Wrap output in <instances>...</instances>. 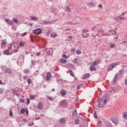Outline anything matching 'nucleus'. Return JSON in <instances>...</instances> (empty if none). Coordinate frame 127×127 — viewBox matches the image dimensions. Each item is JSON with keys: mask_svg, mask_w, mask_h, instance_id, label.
Here are the masks:
<instances>
[{"mask_svg": "<svg viewBox=\"0 0 127 127\" xmlns=\"http://www.w3.org/2000/svg\"><path fill=\"white\" fill-rule=\"evenodd\" d=\"M107 101H108V97L107 96H103L102 99L98 98V102H99L98 108H103V107H105V105L107 104Z\"/></svg>", "mask_w": 127, "mask_h": 127, "instance_id": "nucleus-1", "label": "nucleus"}, {"mask_svg": "<svg viewBox=\"0 0 127 127\" xmlns=\"http://www.w3.org/2000/svg\"><path fill=\"white\" fill-rule=\"evenodd\" d=\"M67 106H68V103L64 100L59 103V107H60V108H66Z\"/></svg>", "mask_w": 127, "mask_h": 127, "instance_id": "nucleus-2", "label": "nucleus"}, {"mask_svg": "<svg viewBox=\"0 0 127 127\" xmlns=\"http://www.w3.org/2000/svg\"><path fill=\"white\" fill-rule=\"evenodd\" d=\"M88 31H89V30H87V29H83L82 30V32H83V33H82L81 34L82 37H84V38H87V37H88V36H89V34L88 33H87V32H88Z\"/></svg>", "mask_w": 127, "mask_h": 127, "instance_id": "nucleus-3", "label": "nucleus"}, {"mask_svg": "<svg viewBox=\"0 0 127 127\" xmlns=\"http://www.w3.org/2000/svg\"><path fill=\"white\" fill-rule=\"evenodd\" d=\"M33 33L35 34H41L42 33V29L41 28L36 29L33 30Z\"/></svg>", "mask_w": 127, "mask_h": 127, "instance_id": "nucleus-4", "label": "nucleus"}, {"mask_svg": "<svg viewBox=\"0 0 127 127\" xmlns=\"http://www.w3.org/2000/svg\"><path fill=\"white\" fill-rule=\"evenodd\" d=\"M111 121L113 124H115V125H116V126H118V123L119 122V120H118V118L116 117L111 118Z\"/></svg>", "mask_w": 127, "mask_h": 127, "instance_id": "nucleus-5", "label": "nucleus"}, {"mask_svg": "<svg viewBox=\"0 0 127 127\" xmlns=\"http://www.w3.org/2000/svg\"><path fill=\"white\" fill-rule=\"evenodd\" d=\"M101 62H102V60H96L92 62V65H93V66H97V65H98V64H100Z\"/></svg>", "mask_w": 127, "mask_h": 127, "instance_id": "nucleus-6", "label": "nucleus"}, {"mask_svg": "<svg viewBox=\"0 0 127 127\" xmlns=\"http://www.w3.org/2000/svg\"><path fill=\"white\" fill-rule=\"evenodd\" d=\"M45 52L48 55H51V56H52V55H53V50H52V49H50V50H49L48 51H47V49H46L45 50Z\"/></svg>", "mask_w": 127, "mask_h": 127, "instance_id": "nucleus-7", "label": "nucleus"}, {"mask_svg": "<svg viewBox=\"0 0 127 127\" xmlns=\"http://www.w3.org/2000/svg\"><path fill=\"white\" fill-rule=\"evenodd\" d=\"M5 21L7 23V24H10V25H12V24H13V22L9 19H5Z\"/></svg>", "mask_w": 127, "mask_h": 127, "instance_id": "nucleus-8", "label": "nucleus"}, {"mask_svg": "<svg viewBox=\"0 0 127 127\" xmlns=\"http://www.w3.org/2000/svg\"><path fill=\"white\" fill-rule=\"evenodd\" d=\"M118 77H119V73L116 74L115 78L113 80V85H115V84H116V82H117Z\"/></svg>", "mask_w": 127, "mask_h": 127, "instance_id": "nucleus-9", "label": "nucleus"}, {"mask_svg": "<svg viewBox=\"0 0 127 127\" xmlns=\"http://www.w3.org/2000/svg\"><path fill=\"white\" fill-rule=\"evenodd\" d=\"M60 94L62 95V97H64V96H66V94H67V92L65 90H62L60 92Z\"/></svg>", "mask_w": 127, "mask_h": 127, "instance_id": "nucleus-10", "label": "nucleus"}, {"mask_svg": "<svg viewBox=\"0 0 127 127\" xmlns=\"http://www.w3.org/2000/svg\"><path fill=\"white\" fill-rule=\"evenodd\" d=\"M50 78H51V73L48 72L47 73V75H46V80L49 81L50 80Z\"/></svg>", "mask_w": 127, "mask_h": 127, "instance_id": "nucleus-11", "label": "nucleus"}, {"mask_svg": "<svg viewBox=\"0 0 127 127\" xmlns=\"http://www.w3.org/2000/svg\"><path fill=\"white\" fill-rule=\"evenodd\" d=\"M30 18L31 20H33V21H38V18L37 17L30 16Z\"/></svg>", "mask_w": 127, "mask_h": 127, "instance_id": "nucleus-12", "label": "nucleus"}, {"mask_svg": "<svg viewBox=\"0 0 127 127\" xmlns=\"http://www.w3.org/2000/svg\"><path fill=\"white\" fill-rule=\"evenodd\" d=\"M6 44H7V43L5 42V40H3L1 42V48H3V47H4V46L6 45Z\"/></svg>", "mask_w": 127, "mask_h": 127, "instance_id": "nucleus-13", "label": "nucleus"}, {"mask_svg": "<svg viewBox=\"0 0 127 127\" xmlns=\"http://www.w3.org/2000/svg\"><path fill=\"white\" fill-rule=\"evenodd\" d=\"M90 77V73H86L85 74H84L83 76V79L85 80V79H88Z\"/></svg>", "mask_w": 127, "mask_h": 127, "instance_id": "nucleus-14", "label": "nucleus"}, {"mask_svg": "<svg viewBox=\"0 0 127 127\" xmlns=\"http://www.w3.org/2000/svg\"><path fill=\"white\" fill-rule=\"evenodd\" d=\"M38 108L39 110H43V105H42V103L40 102L38 105Z\"/></svg>", "mask_w": 127, "mask_h": 127, "instance_id": "nucleus-15", "label": "nucleus"}, {"mask_svg": "<svg viewBox=\"0 0 127 127\" xmlns=\"http://www.w3.org/2000/svg\"><path fill=\"white\" fill-rule=\"evenodd\" d=\"M5 73H9L11 74V73H12V70H11V69H10V68H6L5 69Z\"/></svg>", "mask_w": 127, "mask_h": 127, "instance_id": "nucleus-16", "label": "nucleus"}, {"mask_svg": "<svg viewBox=\"0 0 127 127\" xmlns=\"http://www.w3.org/2000/svg\"><path fill=\"white\" fill-rule=\"evenodd\" d=\"M60 61L62 64H66L67 63V61L65 59H61Z\"/></svg>", "mask_w": 127, "mask_h": 127, "instance_id": "nucleus-17", "label": "nucleus"}, {"mask_svg": "<svg viewBox=\"0 0 127 127\" xmlns=\"http://www.w3.org/2000/svg\"><path fill=\"white\" fill-rule=\"evenodd\" d=\"M117 65H120V63L118 62L117 63L112 64L110 65V66L112 67L113 69L116 67Z\"/></svg>", "mask_w": 127, "mask_h": 127, "instance_id": "nucleus-18", "label": "nucleus"}, {"mask_svg": "<svg viewBox=\"0 0 127 127\" xmlns=\"http://www.w3.org/2000/svg\"><path fill=\"white\" fill-rule=\"evenodd\" d=\"M109 33H112V34H114V35H116L117 34V31L115 30H110L109 31Z\"/></svg>", "mask_w": 127, "mask_h": 127, "instance_id": "nucleus-19", "label": "nucleus"}, {"mask_svg": "<svg viewBox=\"0 0 127 127\" xmlns=\"http://www.w3.org/2000/svg\"><path fill=\"white\" fill-rule=\"evenodd\" d=\"M95 65H92L90 67V69L91 70V71H96L97 70V68H96L95 66H94Z\"/></svg>", "mask_w": 127, "mask_h": 127, "instance_id": "nucleus-20", "label": "nucleus"}, {"mask_svg": "<svg viewBox=\"0 0 127 127\" xmlns=\"http://www.w3.org/2000/svg\"><path fill=\"white\" fill-rule=\"evenodd\" d=\"M3 54H4V55H9V51H8V49L3 51Z\"/></svg>", "mask_w": 127, "mask_h": 127, "instance_id": "nucleus-21", "label": "nucleus"}, {"mask_svg": "<svg viewBox=\"0 0 127 127\" xmlns=\"http://www.w3.org/2000/svg\"><path fill=\"white\" fill-rule=\"evenodd\" d=\"M51 12L52 13H55V14H56V13H57V12L56 11V8H52L51 10Z\"/></svg>", "mask_w": 127, "mask_h": 127, "instance_id": "nucleus-22", "label": "nucleus"}, {"mask_svg": "<svg viewBox=\"0 0 127 127\" xmlns=\"http://www.w3.org/2000/svg\"><path fill=\"white\" fill-rule=\"evenodd\" d=\"M57 81L58 84H62L63 83V79H62V78H58L57 80Z\"/></svg>", "mask_w": 127, "mask_h": 127, "instance_id": "nucleus-23", "label": "nucleus"}, {"mask_svg": "<svg viewBox=\"0 0 127 127\" xmlns=\"http://www.w3.org/2000/svg\"><path fill=\"white\" fill-rule=\"evenodd\" d=\"M101 28H102V27L99 25H97L96 26H95V29L97 30L98 32H99V30H100Z\"/></svg>", "mask_w": 127, "mask_h": 127, "instance_id": "nucleus-24", "label": "nucleus"}, {"mask_svg": "<svg viewBox=\"0 0 127 127\" xmlns=\"http://www.w3.org/2000/svg\"><path fill=\"white\" fill-rule=\"evenodd\" d=\"M123 116L125 120H127V112H124L123 113Z\"/></svg>", "mask_w": 127, "mask_h": 127, "instance_id": "nucleus-25", "label": "nucleus"}, {"mask_svg": "<svg viewBox=\"0 0 127 127\" xmlns=\"http://www.w3.org/2000/svg\"><path fill=\"white\" fill-rule=\"evenodd\" d=\"M23 73H24L26 75H28V74H29V70L28 69H25L23 70Z\"/></svg>", "mask_w": 127, "mask_h": 127, "instance_id": "nucleus-26", "label": "nucleus"}, {"mask_svg": "<svg viewBox=\"0 0 127 127\" xmlns=\"http://www.w3.org/2000/svg\"><path fill=\"white\" fill-rule=\"evenodd\" d=\"M77 23L74 21H72L70 22H67L66 24H76Z\"/></svg>", "mask_w": 127, "mask_h": 127, "instance_id": "nucleus-27", "label": "nucleus"}, {"mask_svg": "<svg viewBox=\"0 0 127 127\" xmlns=\"http://www.w3.org/2000/svg\"><path fill=\"white\" fill-rule=\"evenodd\" d=\"M32 37H33L32 35H31L30 36V40H31L32 43H34L35 42V40L33 39L32 38Z\"/></svg>", "mask_w": 127, "mask_h": 127, "instance_id": "nucleus-28", "label": "nucleus"}, {"mask_svg": "<svg viewBox=\"0 0 127 127\" xmlns=\"http://www.w3.org/2000/svg\"><path fill=\"white\" fill-rule=\"evenodd\" d=\"M65 11H68L69 12H71V9H70V7H67L64 9Z\"/></svg>", "mask_w": 127, "mask_h": 127, "instance_id": "nucleus-29", "label": "nucleus"}, {"mask_svg": "<svg viewBox=\"0 0 127 127\" xmlns=\"http://www.w3.org/2000/svg\"><path fill=\"white\" fill-rule=\"evenodd\" d=\"M69 74L72 77H75V75H74V72H73L71 70H69Z\"/></svg>", "mask_w": 127, "mask_h": 127, "instance_id": "nucleus-30", "label": "nucleus"}, {"mask_svg": "<svg viewBox=\"0 0 127 127\" xmlns=\"http://www.w3.org/2000/svg\"><path fill=\"white\" fill-rule=\"evenodd\" d=\"M60 123L62 124V125L65 124V119H61L60 120Z\"/></svg>", "mask_w": 127, "mask_h": 127, "instance_id": "nucleus-31", "label": "nucleus"}, {"mask_svg": "<svg viewBox=\"0 0 127 127\" xmlns=\"http://www.w3.org/2000/svg\"><path fill=\"white\" fill-rule=\"evenodd\" d=\"M83 86V83H80L77 85V90H79L80 88Z\"/></svg>", "mask_w": 127, "mask_h": 127, "instance_id": "nucleus-32", "label": "nucleus"}, {"mask_svg": "<svg viewBox=\"0 0 127 127\" xmlns=\"http://www.w3.org/2000/svg\"><path fill=\"white\" fill-rule=\"evenodd\" d=\"M63 58H65V59H67V58H69V55L68 56H67L66 54H64L62 55Z\"/></svg>", "mask_w": 127, "mask_h": 127, "instance_id": "nucleus-33", "label": "nucleus"}, {"mask_svg": "<svg viewBox=\"0 0 127 127\" xmlns=\"http://www.w3.org/2000/svg\"><path fill=\"white\" fill-rule=\"evenodd\" d=\"M11 48H12V43H10V44H8V50H10Z\"/></svg>", "mask_w": 127, "mask_h": 127, "instance_id": "nucleus-34", "label": "nucleus"}, {"mask_svg": "<svg viewBox=\"0 0 127 127\" xmlns=\"http://www.w3.org/2000/svg\"><path fill=\"white\" fill-rule=\"evenodd\" d=\"M13 46L15 48H17V47H18V44H17L16 43H14L13 44Z\"/></svg>", "mask_w": 127, "mask_h": 127, "instance_id": "nucleus-35", "label": "nucleus"}, {"mask_svg": "<svg viewBox=\"0 0 127 127\" xmlns=\"http://www.w3.org/2000/svg\"><path fill=\"white\" fill-rule=\"evenodd\" d=\"M73 116H77V115H78V114L77 113V110H74L73 113H72Z\"/></svg>", "mask_w": 127, "mask_h": 127, "instance_id": "nucleus-36", "label": "nucleus"}, {"mask_svg": "<svg viewBox=\"0 0 127 127\" xmlns=\"http://www.w3.org/2000/svg\"><path fill=\"white\" fill-rule=\"evenodd\" d=\"M56 36H57V35H56V33H52V34L51 35V37H56Z\"/></svg>", "mask_w": 127, "mask_h": 127, "instance_id": "nucleus-37", "label": "nucleus"}, {"mask_svg": "<svg viewBox=\"0 0 127 127\" xmlns=\"http://www.w3.org/2000/svg\"><path fill=\"white\" fill-rule=\"evenodd\" d=\"M110 48H115L116 47V45L115 44H112L110 45Z\"/></svg>", "mask_w": 127, "mask_h": 127, "instance_id": "nucleus-38", "label": "nucleus"}, {"mask_svg": "<svg viewBox=\"0 0 127 127\" xmlns=\"http://www.w3.org/2000/svg\"><path fill=\"white\" fill-rule=\"evenodd\" d=\"M25 112V109L23 108V109H21V110H20L21 114H24Z\"/></svg>", "mask_w": 127, "mask_h": 127, "instance_id": "nucleus-39", "label": "nucleus"}, {"mask_svg": "<svg viewBox=\"0 0 127 127\" xmlns=\"http://www.w3.org/2000/svg\"><path fill=\"white\" fill-rule=\"evenodd\" d=\"M27 83H28V84L29 85V84H31V79H30V78H28L27 79Z\"/></svg>", "mask_w": 127, "mask_h": 127, "instance_id": "nucleus-40", "label": "nucleus"}, {"mask_svg": "<svg viewBox=\"0 0 127 127\" xmlns=\"http://www.w3.org/2000/svg\"><path fill=\"white\" fill-rule=\"evenodd\" d=\"M79 123H80V120H79V119H77L75 120V125H79Z\"/></svg>", "mask_w": 127, "mask_h": 127, "instance_id": "nucleus-41", "label": "nucleus"}, {"mask_svg": "<svg viewBox=\"0 0 127 127\" xmlns=\"http://www.w3.org/2000/svg\"><path fill=\"white\" fill-rule=\"evenodd\" d=\"M38 73H39V70H36V71L33 73V76H36V75H38Z\"/></svg>", "mask_w": 127, "mask_h": 127, "instance_id": "nucleus-42", "label": "nucleus"}, {"mask_svg": "<svg viewBox=\"0 0 127 127\" xmlns=\"http://www.w3.org/2000/svg\"><path fill=\"white\" fill-rule=\"evenodd\" d=\"M13 22H14L15 23H18V20H17V19L16 18H14L13 19Z\"/></svg>", "mask_w": 127, "mask_h": 127, "instance_id": "nucleus-43", "label": "nucleus"}, {"mask_svg": "<svg viewBox=\"0 0 127 127\" xmlns=\"http://www.w3.org/2000/svg\"><path fill=\"white\" fill-rule=\"evenodd\" d=\"M20 103H22L23 104H25V101H24V99L23 98H21L20 99Z\"/></svg>", "mask_w": 127, "mask_h": 127, "instance_id": "nucleus-44", "label": "nucleus"}, {"mask_svg": "<svg viewBox=\"0 0 127 127\" xmlns=\"http://www.w3.org/2000/svg\"><path fill=\"white\" fill-rule=\"evenodd\" d=\"M25 114H26V116H28V109H27V108H25Z\"/></svg>", "mask_w": 127, "mask_h": 127, "instance_id": "nucleus-45", "label": "nucleus"}, {"mask_svg": "<svg viewBox=\"0 0 127 127\" xmlns=\"http://www.w3.org/2000/svg\"><path fill=\"white\" fill-rule=\"evenodd\" d=\"M9 115L10 117H12L13 116V113H12V111L11 110L9 111Z\"/></svg>", "mask_w": 127, "mask_h": 127, "instance_id": "nucleus-46", "label": "nucleus"}, {"mask_svg": "<svg viewBox=\"0 0 127 127\" xmlns=\"http://www.w3.org/2000/svg\"><path fill=\"white\" fill-rule=\"evenodd\" d=\"M31 110H35L36 106H35V105H34V104H33L31 106Z\"/></svg>", "mask_w": 127, "mask_h": 127, "instance_id": "nucleus-47", "label": "nucleus"}, {"mask_svg": "<svg viewBox=\"0 0 127 127\" xmlns=\"http://www.w3.org/2000/svg\"><path fill=\"white\" fill-rule=\"evenodd\" d=\"M111 70H113V67L110 65L108 68V71L110 72V71H111Z\"/></svg>", "mask_w": 127, "mask_h": 127, "instance_id": "nucleus-48", "label": "nucleus"}, {"mask_svg": "<svg viewBox=\"0 0 127 127\" xmlns=\"http://www.w3.org/2000/svg\"><path fill=\"white\" fill-rule=\"evenodd\" d=\"M19 45L21 47H23L24 46V43H23L21 42H19Z\"/></svg>", "mask_w": 127, "mask_h": 127, "instance_id": "nucleus-49", "label": "nucleus"}, {"mask_svg": "<svg viewBox=\"0 0 127 127\" xmlns=\"http://www.w3.org/2000/svg\"><path fill=\"white\" fill-rule=\"evenodd\" d=\"M94 117L95 119H98V115H97V113L96 112V111L94 112Z\"/></svg>", "mask_w": 127, "mask_h": 127, "instance_id": "nucleus-50", "label": "nucleus"}, {"mask_svg": "<svg viewBox=\"0 0 127 127\" xmlns=\"http://www.w3.org/2000/svg\"><path fill=\"white\" fill-rule=\"evenodd\" d=\"M114 20H115V21H119L120 20V16H118L116 18H114Z\"/></svg>", "mask_w": 127, "mask_h": 127, "instance_id": "nucleus-51", "label": "nucleus"}, {"mask_svg": "<svg viewBox=\"0 0 127 127\" xmlns=\"http://www.w3.org/2000/svg\"><path fill=\"white\" fill-rule=\"evenodd\" d=\"M27 34V32H24V33H22V34H21V36L22 37H24V36H25V35H26Z\"/></svg>", "mask_w": 127, "mask_h": 127, "instance_id": "nucleus-52", "label": "nucleus"}, {"mask_svg": "<svg viewBox=\"0 0 127 127\" xmlns=\"http://www.w3.org/2000/svg\"><path fill=\"white\" fill-rule=\"evenodd\" d=\"M88 4L89 5H91L92 6H93V5L95 4V3H94L93 1H90L89 2Z\"/></svg>", "mask_w": 127, "mask_h": 127, "instance_id": "nucleus-53", "label": "nucleus"}, {"mask_svg": "<svg viewBox=\"0 0 127 127\" xmlns=\"http://www.w3.org/2000/svg\"><path fill=\"white\" fill-rule=\"evenodd\" d=\"M66 66L67 67H73V64H66Z\"/></svg>", "mask_w": 127, "mask_h": 127, "instance_id": "nucleus-54", "label": "nucleus"}, {"mask_svg": "<svg viewBox=\"0 0 127 127\" xmlns=\"http://www.w3.org/2000/svg\"><path fill=\"white\" fill-rule=\"evenodd\" d=\"M16 52H18V49H14L13 50V53H16Z\"/></svg>", "mask_w": 127, "mask_h": 127, "instance_id": "nucleus-55", "label": "nucleus"}, {"mask_svg": "<svg viewBox=\"0 0 127 127\" xmlns=\"http://www.w3.org/2000/svg\"><path fill=\"white\" fill-rule=\"evenodd\" d=\"M98 32H101V33H104L105 31H104V30L102 29V28L100 29V30H98Z\"/></svg>", "mask_w": 127, "mask_h": 127, "instance_id": "nucleus-56", "label": "nucleus"}, {"mask_svg": "<svg viewBox=\"0 0 127 127\" xmlns=\"http://www.w3.org/2000/svg\"><path fill=\"white\" fill-rule=\"evenodd\" d=\"M48 23H50L49 21H43V24H47Z\"/></svg>", "mask_w": 127, "mask_h": 127, "instance_id": "nucleus-57", "label": "nucleus"}, {"mask_svg": "<svg viewBox=\"0 0 127 127\" xmlns=\"http://www.w3.org/2000/svg\"><path fill=\"white\" fill-rule=\"evenodd\" d=\"M76 53L79 55L82 53V52H81L80 50H77L76 51Z\"/></svg>", "mask_w": 127, "mask_h": 127, "instance_id": "nucleus-58", "label": "nucleus"}, {"mask_svg": "<svg viewBox=\"0 0 127 127\" xmlns=\"http://www.w3.org/2000/svg\"><path fill=\"white\" fill-rule=\"evenodd\" d=\"M119 73L120 75H123V74H124V71L123 70H120Z\"/></svg>", "mask_w": 127, "mask_h": 127, "instance_id": "nucleus-59", "label": "nucleus"}, {"mask_svg": "<svg viewBox=\"0 0 127 127\" xmlns=\"http://www.w3.org/2000/svg\"><path fill=\"white\" fill-rule=\"evenodd\" d=\"M75 51H76V49H70V52H71V53H74V52H75Z\"/></svg>", "mask_w": 127, "mask_h": 127, "instance_id": "nucleus-60", "label": "nucleus"}, {"mask_svg": "<svg viewBox=\"0 0 127 127\" xmlns=\"http://www.w3.org/2000/svg\"><path fill=\"white\" fill-rule=\"evenodd\" d=\"M30 100H33L34 99V95H31L30 96Z\"/></svg>", "mask_w": 127, "mask_h": 127, "instance_id": "nucleus-61", "label": "nucleus"}, {"mask_svg": "<svg viewBox=\"0 0 127 127\" xmlns=\"http://www.w3.org/2000/svg\"><path fill=\"white\" fill-rule=\"evenodd\" d=\"M103 5L102 4H99V5H98V8H101V9H102V8H103Z\"/></svg>", "mask_w": 127, "mask_h": 127, "instance_id": "nucleus-62", "label": "nucleus"}, {"mask_svg": "<svg viewBox=\"0 0 127 127\" xmlns=\"http://www.w3.org/2000/svg\"><path fill=\"white\" fill-rule=\"evenodd\" d=\"M29 104H30V100L29 98L27 99V105H28Z\"/></svg>", "mask_w": 127, "mask_h": 127, "instance_id": "nucleus-63", "label": "nucleus"}, {"mask_svg": "<svg viewBox=\"0 0 127 127\" xmlns=\"http://www.w3.org/2000/svg\"><path fill=\"white\" fill-rule=\"evenodd\" d=\"M0 94H3V89L0 88Z\"/></svg>", "mask_w": 127, "mask_h": 127, "instance_id": "nucleus-64", "label": "nucleus"}]
</instances>
